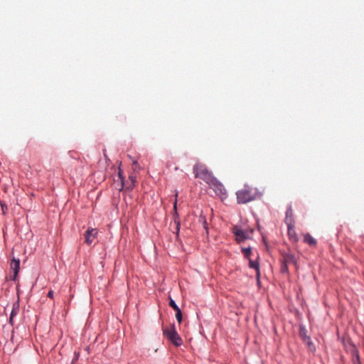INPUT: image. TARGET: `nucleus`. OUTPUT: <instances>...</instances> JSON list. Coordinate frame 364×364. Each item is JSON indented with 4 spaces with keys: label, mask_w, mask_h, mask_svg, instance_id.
Listing matches in <instances>:
<instances>
[{
    "label": "nucleus",
    "mask_w": 364,
    "mask_h": 364,
    "mask_svg": "<svg viewBox=\"0 0 364 364\" xmlns=\"http://www.w3.org/2000/svg\"><path fill=\"white\" fill-rule=\"evenodd\" d=\"M196 178H199L204 181L208 185L215 178L211 171H210L205 164L197 163L193 168Z\"/></svg>",
    "instance_id": "f257e3e1"
},
{
    "label": "nucleus",
    "mask_w": 364,
    "mask_h": 364,
    "mask_svg": "<svg viewBox=\"0 0 364 364\" xmlns=\"http://www.w3.org/2000/svg\"><path fill=\"white\" fill-rule=\"evenodd\" d=\"M238 203L245 204L256 199L257 191L250 186H245L236 193Z\"/></svg>",
    "instance_id": "f03ea898"
},
{
    "label": "nucleus",
    "mask_w": 364,
    "mask_h": 364,
    "mask_svg": "<svg viewBox=\"0 0 364 364\" xmlns=\"http://www.w3.org/2000/svg\"><path fill=\"white\" fill-rule=\"evenodd\" d=\"M232 232L235 236L237 242H242L251 237L253 230H243L237 226L232 229Z\"/></svg>",
    "instance_id": "7ed1b4c3"
},
{
    "label": "nucleus",
    "mask_w": 364,
    "mask_h": 364,
    "mask_svg": "<svg viewBox=\"0 0 364 364\" xmlns=\"http://www.w3.org/2000/svg\"><path fill=\"white\" fill-rule=\"evenodd\" d=\"M164 334L170 340L175 346H179L182 343V340L176 332L175 328L171 326L170 328L164 330Z\"/></svg>",
    "instance_id": "20e7f679"
},
{
    "label": "nucleus",
    "mask_w": 364,
    "mask_h": 364,
    "mask_svg": "<svg viewBox=\"0 0 364 364\" xmlns=\"http://www.w3.org/2000/svg\"><path fill=\"white\" fill-rule=\"evenodd\" d=\"M209 186L218 196L222 198L226 197V190L224 186L216 178L213 180Z\"/></svg>",
    "instance_id": "39448f33"
},
{
    "label": "nucleus",
    "mask_w": 364,
    "mask_h": 364,
    "mask_svg": "<svg viewBox=\"0 0 364 364\" xmlns=\"http://www.w3.org/2000/svg\"><path fill=\"white\" fill-rule=\"evenodd\" d=\"M119 177L121 180V183L122 185V187H125L127 189H132L133 187L135 186L136 183V177L134 176H130L129 178V181L127 182V185L124 184V178L122 176V173L121 170H119Z\"/></svg>",
    "instance_id": "423d86ee"
},
{
    "label": "nucleus",
    "mask_w": 364,
    "mask_h": 364,
    "mask_svg": "<svg viewBox=\"0 0 364 364\" xmlns=\"http://www.w3.org/2000/svg\"><path fill=\"white\" fill-rule=\"evenodd\" d=\"M349 350L351 354L352 363L353 364H361L359 352H358V350L356 348V347L355 346H352Z\"/></svg>",
    "instance_id": "0eeeda50"
},
{
    "label": "nucleus",
    "mask_w": 364,
    "mask_h": 364,
    "mask_svg": "<svg viewBox=\"0 0 364 364\" xmlns=\"http://www.w3.org/2000/svg\"><path fill=\"white\" fill-rule=\"evenodd\" d=\"M287 234L289 236V240L292 242H296L299 240L296 232L295 230V226L294 225H287Z\"/></svg>",
    "instance_id": "6e6552de"
},
{
    "label": "nucleus",
    "mask_w": 364,
    "mask_h": 364,
    "mask_svg": "<svg viewBox=\"0 0 364 364\" xmlns=\"http://www.w3.org/2000/svg\"><path fill=\"white\" fill-rule=\"evenodd\" d=\"M11 269L14 271V277L12 278L13 280H15L17 277V275L18 274V272H19V268H20V260L19 259H13L12 261L11 262Z\"/></svg>",
    "instance_id": "1a4fd4ad"
},
{
    "label": "nucleus",
    "mask_w": 364,
    "mask_h": 364,
    "mask_svg": "<svg viewBox=\"0 0 364 364\" xmlns=\"http://www.w3.org/2000/svg\"><path fill=\"white\" fill-rule=\"evenodd\" d=\"M296 262L295 256L291 253H286L283 255V263L287 266L288 264H295Z\"/></svg>",
    "instance_id": "9d476101"
},
{
    "label": "nucleus",
    "mask_w": 364,
    "mask_h": 364,
    "mask_svg": "<svg viewBox=\"0 0 364 364\" xmlns=\"http://www.w3.org/2000/svg\"><path fill=\"white\" fill-rule=\"evenodd\" d=\"M285 223H286L287 225H294L293 211H292L291 208H289L286 212Z\"/></svg>",
    "instance_id": "9b49d317"
},
{
    "label": "nucleus",
    "mask_w": 364,
    "mask_h": 364,
    "mask_svg": "<svg viewBox=\"0 0 364 364\" xmlns=\"http://www.w3.org/2000/svg\"><path fill=\"white\" fill-rule=\"evenodd\" d=\"M304 242L310 246H316V240L309 233L304 235Z\"/></svg>",
    "instance_id": "f8f14e48"
},
{
    "label": "nucleus",
    "mask_w": 364,
    "mask_h": 364,
    "mask_svg": "<svg viewBox=\"0 0 364 364\" xmlns=\"http://www.w3.org/2000/svg\"><path fill=\"white\" fill-rule=\"evenodd\" d=\"M18 306H16L15 304L13 306L10 317H9V323L11 325H14V318L18 314Z\"/></svg>",
    "instance_id": "ddd939ff"
},
{
    "label": "nucleus",
    "mask_w": 364,
    "mask_h": 364,
    "mask_svg": "<svg viewBox=\"0 0 364 364\" xmlns=\"http://www.w3.org/2000/svg\"><path fill=\"white\" fill-rule=\"evenodd\" d=\"M249 266L250 268H253L256 270L257 278L259 277V264L257 262L252 261L251 259H249Z\"/></svg>",
    "instance_id": "4468645a"
},
{
    "label": "nucleus",
    "mask_w": 364,
    "mask_h": 364,
    "mask_svg": "<svg viewBox=\"0 0 364 364\" xmlns=\"http://www.w3.org/2000/svg\"><path fill=\"white\" fill-rule=\"evenodd\" d=\"M300 335L302 337V339L304 341V342H305L306 344H308L309 346H311L312 344L311 340H310V338L308 337L303 331L302 330L300 332Z\"/></svg>",
    "instance_id": "2eb2a0df"
},
{
    "label": "nucleus",
    "mask_w": 364,
    "mask_h": 364,
    "mask_svg": "<svg viewBox=\"0 0 364 364\" xmlns=\"http://www.w3.org/2000/svg\"><path fill=\"white\" fill-rule=\"evenodd\" d=\"M242 251L244 254V256L249 259L252 252L251 247L242 248Z\"/></svg>",
    "instance_id": "dca6fc26"
},
{
    "label": "nucleus",
    "mask_w": 364,
    "mask_h": 364,
    "mask_svg": "<svg viewBox=\"0 0 364 364\" xmlns=\"http://www.w3.org/2000/svg\"><path fill=\"white\" fill-rule=\"evenodd\" d=\"M169 305L176 311L180 309L172 299H170Z\"/></svg>",
    "instance_id": "f3484780"
},
{
    "label": "nucleus",
    "mask_w": 364,
    "mask_h": 364,
    "mask_svg": "<svg viewBox=\"0 0 364 364\" xmlns=\"http://www.w3.org/2000/svg\"><path fill=\"white\" fill-rule=\"evenodd\" d=\"M176 318L178 322L180 323L182 321V312L181 309L176 311Z\"/></svg>",
    "instance_id": "a211bd4d"
},
{
    "label": "nucleus",
    "mask_w": 364,
    "mask_h": 364,
    "mask_svg": "<svg viewBox=\"0 0 364 364\" xmlns=\"http://www.w3.org/2000/svg\"><path fill=\"white\" fill-rule=\"evenodd\" d=\"M85 240L87 242V243L90 244V235L91 234V230L90 228H88L86 232H85Z\"/></svg>",
    "instance_id": "6ab92c4d"
},
{
    "label": "nucleus",
    "mask_w": 364,
    "mask_h": 364,
    "mask_svg": "<svg viewBox=\"0 0 364 364\" xmlns=\"http://www.w3.org/2000/svg\"><path fill=\"white\" fill-rule=\"evenodd\" d=\"M48 296L50 299L53 298V291L52 290L49 291L48 293Z\"/></svg>",
    "instance_id": "aec40b11"
},
{
    "label": "nucleus",
    "mask_w": 364,
    "mask_h": 364,
    "mask_svg": "<svg viewBox=\"0 0 364 364\" xmlns=\"http://www.w3.org/2000/svg\"><path fill=\"white\" fill-rule=\"evenodd\" d=\"M179 226H180V223H179V222H177L176 223V230H177V232L179 231Z\"/></svg>",
    "instance_id": "412c9836"
},
{
    "label": "nucleus",
    "mask_w": 364,
    "mask_h": 364,
    "mask_svg": "<svg viewBox=\"0 0 364 364\" xmlns=\"http://www.w3.org/2000/svg\"><path fill=\"white\" fill-rule=\"evenodd\" d=\"M282 271L283 272L287 271V266H286V264H284V266L282 267Z\"/></svg>",
    "instance_id": "4be33fe9"
},
{
    "label": "nucleus",
    "mask_w": 364,
    "mask_h": 364,
    "mask_svg": "<svg viewBox=\"0 0 364 364\" xmlns=\"http://www.w3.org/2000/svg\"><path fill=\"white\" fill-rule=\"evenodd\" d=\"M95 232V230L92 229V237L97 234V231Z\"/></svg>",
    "instance_id": "5701e85b"
},
{
    "label": "nucleus",
    "mask_w": 364,
    "mask_h": 364,
    "mask_svg": "<svg viewBox=\"0 0 364 364\" xmlns=\"http://www.w3.org/2000/svg\"><path fill=\"white\" fill-rule=\"evenodd\" d=\"M204 228H206V222H205V221H204Z\"/></svg>",
    "instance_id": "b1692460"
},
{
    "label": "nucleus",
    "mask_w": 364,
    "mask_h": 364,
    "mask_svg": "<svg viewBox=\"0 0 364 364\" xmlns=\"http://www.w3.org/2000/svg\"><path fill=\"white\" fill-rule=\"evenodd\" d=\"M174 208H176V203L174 204Z\"/></svg>",
    "instance_id": "393cba45"
}]
</instances>
